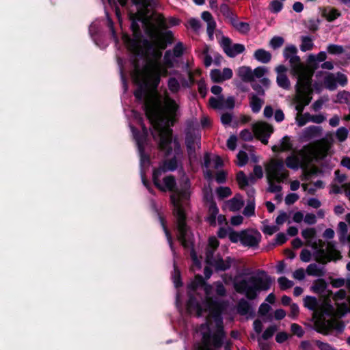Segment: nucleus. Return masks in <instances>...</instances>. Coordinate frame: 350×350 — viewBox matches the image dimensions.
<instances>
[{"mask_svg": "<svg viewBox=\"0 0 350 350\" xmlns=\"http://www.w3.org/2000/svg\"><path fill=\"white\" fill-rule=\"evenodd\" d=\"M336 84H339L342 86L345 85L347 83L348 79L347 77L340 72H338L336 75H335Z\"/></svg>", "mask_w": 350, "mask_h": 350, "instance_id": "obj_53", "label": "nucleus"}, {"mask_svg": "<svg viewBox=\"0 0 350 350\" xmlns=\"http://www.w3.org/2000/svg\"><path fill=\"white\" fill-rule=\"evenodd\" d=\"M260 233L254 229L242 230L241 244L249 247H256L261 241Z\"/></svg>", "mask_w": 350, "mask_h": 350, "instance_id": "obj_13", "label": "nucleus"}, {"mask_svg": "<svg viewBox=\"0 0 350 350\" xmlns=\"http://www.w3.org/2000/svg\"><path fill=\"white\" fill-rule=\"evenodd\" d=\"M237 75L243 81L250 82L254 80V73L250 67H240L237 70Z\"/></svg>", "mask_w": 350, "mask_h": 350, "instance_id": "obj_24", "label": "nucleus"}, {"mask_svg": "<svg viewBox=\"0 0 350 350\" xmlns=\"http://www.w3.org/2000/svg\"><path fill=\"white\" fill-rule=\"evenodd\" d=\"M284 42V40L283 39V38L280 36H274L271 39L269 42V45L272 49H276L282 46Z\"/></svg>", "mask_w": 350, "mask_h": 350, "instance_id": "obj_42", "label": "nucleus"}, {"mask_svg": "<svg viewBox=\"0 0 350 350\" xmlns=\"http://www.w3.org/2000/svg\"><path fill=\"white\" fill-rule=\"evenodd\" d=\"M297 52V48L294 45H288L284 50V57L289 61L292 75L296 77L297 81L312 78L314 69L301 63Z\"/></svg>", "mask_w": 350, "mask_h": 350, "instance_id": "obj_9", "label": "nucleus"}, {"mask_svg": "<svg viewBox=\"0 0 350 350\" xmlns=\"http://www.w3.org/2000/svg\"><path fill=\"white\" fill-rule=\"evenodd\" d=\"M293 144L288 136H284L278 144L273 146L272 150L274 152H287L292 150Z\"/></svg>", "mask_w": 350, "mask_h": 350, "instance_id": "obj_22", "label": "nucleus"}, {"mask_svg": "<svg viewBox=\"0 0 350 350\" xmlns=\"http://www.w3.org/2000/svg\"><path fill=\"white\" fill-rule=\"evenodd\" d=\"M228 237L232 242L237 243L238 241H240L241 243L242 231H241L240 232H237L231 230V231L229 232Z\"/></svg>", "mask_w": 350, "mask_h": 350, "instance_id": "obj_51", "label": "nucleus"}, {"mask_svg": "<svg viewBox=\"0 0 350 350\" xmlns=\"http://www.w3.org/2000/svg\"><path fill=\"white\" fill-rule=\"evenodd\" d=\"M186 144L189 151V154H191L192 150L199 148L200 138L196 136H187L186 139Z\"/></svg>", "mask_w": 350, "mask_h": 350, "instance_id": "obj_31", "label": "nucleus"}, {"mask_svg": "<svg viewBox=\"0 0 350 350\" xmlns=\"http://www.w3.org/2000/svg\"><path fill=\"white\" fill-rule=\"evenodd\" d=\"M263 103V100L258 97L256 95L251 94L250 96V104L253 112L258 113L260 111Z\"/></svg>", "mask_w": 350, "mask_h": 350, "instance_id": "obj_29", "label": "nucleus"}, {"mask_svg": "<svg viewBox=\"0 0 350 350\" xmlns=\"http://www.w3.org/2000/svg\"><path fill=\"white\" fill-rule=\"evenodd\" d=\"M133 38L122 36V40L132 53L143 57L144 65H135L133 79L139 85L135 92V97L144 101L146 114L153 130V137L159 141V148L167 153L172 149V130L170 129L178 116L179 106L167 94L162 98L156 92L161 76H166L167 68L173 66L174 57L172 52L166 51L163 64L160 62L162 50L166 42L172 39L171 31L160 34L165 28L164 18L161 14H149V10L130 13Z\"/></svg>", "mask_w": 350, "mask_h": 350, "instance_id": "obj_1", "label": "nucleus"}, {"mask_svg": "<svg viewBox=\"0 0 350 350\" xmlns=\"http://www.w3.org/2000/svg\"><path fill=\"white\" fill-rule=\"evenodd\" d=\"M267 71L268 70L265 67H258L252 70V72L254 73V78H261L267 72Z\"/></svg>", "mask_w": 350, "mask_h": 350, "instance_id": "obj_54", "label": "nucleus"}, {"mask_svg": "<svg viewBox=\"0 0 350 350\" xmlns=\"http://www.w3.org/2000/svg\"><path fill=\"white\" fill-rule=\"evenodd\" d=\"M177 167V160L173 158L165 160L158 169L153 172V181L154 185L161 191H172L175 186V180L171 176L160 178L161 174L167 171L174 170Z\"/></svg>", "mask_w": 350, "mask_h": 350, "instance_id": "obj_10", "label": "nucleus"}, {"mask_svg": "<svg viewBox=\"0 0 350 350\" xmlns=\"http://www.w3.org/2000/svg\"><path fill=\"white\" fill-rule=\"evenodd\" d=\"M254 211H255V204H254V199H250L247 203L246 206L245 207L243 210V214L244 215L247 217H250L253 215H254Z\"/></svg>", "mask_w": 350, "mask_h": 350, "instance_id": "obj_37", "label": "nucleus"}, {"mask_svg": "<svg viewBox=\"0 0 350 350\" xmlns=\"http://www.w3.org/2000/svg\"><path fill=\"white\" fill-rule=\"evenodd\" d=\"M299 199V196L297 193H288L285 198V202L286 204H292Z\"/></svg>", "mask_w": 350, "mask_h": 350, "instance_id": "obj_59", "label": "nucleus"}, {"mask_svg": "<svg viewBox=\"0 0 350 350\" xmlns=\"http://www.w3.org/2000/svg\"><path fill=\"white\" fill-rule=\"evenodd\" d=\"M272 281L267 275L252 276L234 283L235 290L244 294L250 299H255L258 293L262 291H267L270 288Z\"/></svg>", "mask_w": 350, "mask_h": 350, "instance_id": "obj_7", "label": "nucleus"}, {"mask_svg": "<svg viewBox=\"0 0 350 350\" xmlns=\"http://www.w3.org/2000/svg\"><path fill=\"white\" fill-rule=\"evenodd\" d=\"M204 165L205 170L204 171L206 178L211 180L213 178L212 168L217 169L222 165L221 158L217 155H210L206 154L204 157Z\"/></svg>", "mask_w": 350, "mask_h": 350, "instance_id": "obj_14", "label": "nucleus"}, {"mask_svg": "<svg viewBox=\"0 0 350 350\" xmlns=\"http://www.w3.org/2000/svg\"><path fill=\"white\" fill-rule=\"evenodd\" d=\"M220 12L226 18H228L230 19L232 18V13L230 10V8L227 5H226V4L221 5L220 7Z\"/></svg>", "mask_w": 350, "mask_h": 350, "instance_id": "obj_58", "label": "nucleus"}, {"mask_svg": "<svg viewBox=\"0 0 350 350\" xmlns=\"http://www.w3.org/2000/svg\"><path fill=\"white\" fill-rule=\"evenodd\" d=\"M312 256L314 257L313 253L312 254L308 249H304L300 253V259L301 261L308 262L312 259Z\"/></svg>", "mask_w": 350, "mask_h": 350, "instance_id": "obj_48", "label": "nucleus"}, {"mask_svg": "<svg viewBox=\"0 0 350 350\" xmlns=\"http://www.w3.org/2000/svg\"><path fill=\"white\" fill-rule=\"evenodd\" d=\"M254 57L257 61L267 64L271 61V54L263 49H259L254 52Z\"/></svg>", "mask_w": 350, "mask_h": 350, "instance_id": "obj_25", "label": "nucleus"}, {"mask_svg": "<svg viewBox=\"0 0 350 350\" xmlns=\"http://www.w3.org/2000/svg\"><path fill=\"white\" fill-rule=\"evenodd\" d=\"M327 284L323 279H318L315 280L311 286V290L315 293L321 294L325 299H328L332 294L331 291L326 290Z\"/></svg>", "mask_w": 350, "mask_h": 350, "instance_id": "obj_21", "label": "nucleus"}, {"mask_svg": "<svg viewBox=\"0 0 350 350\" xmlns=\"http://www.w3.org/2000/svg\"><path fill=\"white\" fill-rule=\"evenodd\" d=\"M220 44L226 54L230 57H234L245 51L244 45L241 44H232L231 40L227 37L221 38Z\"/></svg>", "mask_w": 350, "mask_h": 350, "instance_id": "obj_15", "label": "nucleus"}, {"mask_svg": "<svg viewBox=\"0 0 350 350\" xmlns=\"http://www.w3.org/2000/svg\"><path fill=\"white\" fill-rule=\"evenodd\" d=\"M279 286L282 290H286L293 286V282L286 277H281L278 280Z\"/></svg>", "mask_w": 350, "mask_h": 350, "instance_id": "obj_41", "label": "nucleus"}, {"mask_svg": "<svg viewBox=\"0 0 350 350\" xmlns=\"http://www.w3.org/2000/svg\"><path fill=\"white\" fill-rule=\"evenodd\" d=\"M237 137L234 135H232L229 137L227 141V146L229 149L234 150L236 148L237 146Z\"/></svg>", "mask_w": 350, "mask_h": 350, "instance_id": "obj_64", "label": "nucleus"}, {"mask_svg": "<svg viewBox=\"0 0 350 350\" xmlns=\"http://www.w3.org/2000/svg\"><path fill=\"white\" fill-rule=\"evenodd\" d=\"M311 80L312 78L297 81L295 98L297 114L302 113L304 107L308 105L312 99V88L311 87Z\"/></svg>", "mask_w": 350, "mask_h": 350, "instance_id": "obj_11", "label": "nucleus"}, {"mask_svg": "<svg viewBox=\"0 0 350 350\" xmlns=\"http://www.w3.org/2000/svg\"><path fill=\"white\" fill-rule=\"evenodd\" d=\"M219 245L217 239L213 237L208 239V245L206 252V262L207 264L214 267L217 271H224L230 268L231 265L230 259L224 260L220 258H213V254Z\"/></svg>", "mask_w": 350, "mask_h": 350, "instance_id": "obj_12", "label": "nucleus"}, {"mask_svg": "<svg viewBox=\"0 0 350 350\" xmlns=\"http://www.w3.org/2000/svg\"><path fill=\"white\" fill-rule=\"evenodd\" d=\"M203 286L206 294L205 301L202 304L196 303L191 297L188 302V310L191 313H195L198 317L202 316L204 312H208L207 323L202 325L198 333L202 336L204 343L213 342L215 346H219L221 343L224 336L222 319L221 313L225 308V303L214 298L212 291L213 286L205 285L202 277L197 275L195 279L189 284V293Z\"/></svg>", "mask_w": 350, "mask_h": 350, "instance_id": "obj_2", "label": "nucleus"}, {"mask_svg": "<svg viewBox=\"0 0 350 350\" xmlns=\"http://www.w3.org/2000/svg\"><path fill=\"white\" fill-rule=\"evenodd\" d=\"M346 291L343 289H340L339 290L337 293H336L334 295V299L336 302H338V301H340V300H343L345 299V298L346 297ZM337 304V308H338L339 306H346V311L345 312V314L349 310L350 311V301H349V307H348L346 304H339L338 303H336ZM338 309L335 310L336 311Z\"/></svg>", "mask_w": 350, "mask_h": 350, "instance_id": "obj_32", "label": "nucleus"}, {"mask_svg": "<svg viewBox=\"0 0 350 350\" xmlns=\"http://www.w3.org/2000/svg\"><path fill=\"white\" fill-rule=\"evenodd\" d=\"M253 131L256 137L266 144L268 142V138L273 133V128L266 122H260L253 126Z\"/></svg>", "mask_w": 350, "mask_h": 350, "instance_id": "obj_16", "label": "nucleus"}, {"mask_svg": "<svg viewBox=\"0 0 350 350\" xmlns=\"http://www.w3.org/2000/svg\"><path fill=\"white\" fill-rule=\"evenodd\" d=\"M244 202L241 195L236 194L232 199L224 202V208L236 212L242 208Z\"/></svg>", "mask_w": 350, "mask_h": 350, "instance_id": "obj_20", "label": "nucleus"}, {"mask_svg": "<svg viewBox=\"0 0 350 350\" xmlns=\"http://www.w3.org/2000/svg\"><path fill=\"white\" fill-rule=\"evenodd\" d=\"M216 23L214 20L207 22V33L211 39H213Z\"/></svg>", "mask_w": 350, "mask_h": 350, "instance_id": "obj_56", "label": "nucleus"}, {"mask_svg": "<svg viewBox=\"0 0 350 350\" xmlns=\"http://www.w3.org/2000/svg\"><path fill=\"white\" fill-rule=\"evenodd\" d=\"M349 131L345 127H340L336 131V137L340 142L345 141L348 137Z\"/></svg>", "mask_w": 350, "mask_h": 350, "instance_id": "obj_38", "label": "nucleus"}, {"mask_svg": "<svg viewBox=\"0 0 350 350\" xmlns=\"http://www.w3.org/2000/svg\"><path fill=\"white\" fill-rule=\"evenodd\" d=\"M215 292L218 296L223 297L226 295V289L221 282L215 283Z\"/></svg>", "mask_w": 350, "mask_h": 350, "instance_id": "obj_60", "label": "nucleus"}, {"mask_svg": "<svg viewBox=\"0 0 350 350\" xmlns=\"http://www.w3.org/2000/svg\"><path fill=\"white\" fill-rule=\"evenodd\" d=\"M322 133V128L319 126H310L307 127L304 131V136L307 139L319 137Z\"/></svg>", "mask_w": 350, "mask_h": 350, "instance_id": "obj_27", "label": "nucleus"}, {"mask_svg": "<svg viewBox=\"0 0 350 350\" xmlns=\"http://www.w3.org/2000/svg\"><path fill=\"white\" fill-rule=\"evenodd\" d=\"M275 71L277 72L276 81L278 85L284 89H289L291 83L286 75L287 68L284 65H279L275 68Z\"/></svg>", "mask_w": 350, "mask_h": 350, "instance_id": "obj_19", "label": "nucleus"}, {"mask_svg": "<svg viewBox=\"0 0 350 350\" xmlns=\"http://www.w3.org/2000/svg\"><path fill=\"white\" fill-rule=\"evenodd\" d=\"M327 51L331 55H338L347 51V48L345 49L341 45L331 44L327 46Z\"/></svg>", "mask_w": 350, "mask_h": 350, "instance_id": "obj_34", "label": "nucleus"}, {"mask_svg": "<svg viewBox=\"0 0 350 350\" xmlns=\"http://www.w3.org/2000/svg\"><path fill=\"white\" fill-rule=\"evenodd\" d=\"M191 258H192V260H193V265H192V267H191V269L193 271H195L196 270L200 269V267H201V266H200V261L198 258V257L196 256V254L195 253V252L193 250H192L191 252Z\"/></svg>", "mask_w": 350, "mask_h": 350, "instance_id": "obj_52", "label": "nucleus"}, {"mask_svg": "<svg viewBox=\"0 0 350 350\" xmlns=\"http://www.w3.org/2000/svg\"><path fill=\"white\" fill-rule=\"evenodd\" d=\"M168 88L172 92H177L180 89V83L175 78H170L168 81Z\"/></svg>", "mask_w": 350, "mask_h": 350, "instance_id": "obj_46", "label": "nucleus"}, {"mask_svg": "<svg viewBox=\"0 0 350 350\" xmlns=\"http://www.w3.org/2000/svg\"><path fill=\"white\" fill-rule=\"evenodd\" d=\"M233 26L242 33H246L250 29L249 24L245 22H235Z\"/></svg>", "mask_w": 350, "mask_h": 350, "instance_id": "obj_43", "label": "nucleus"}, {"mask_svg": "<svg viewBox=\"0 0 350 350\" xmlns=\"http://www.w3.org/2000/svg\"><path fill=\"white\" fill-rule=\"evenodd\" d=\"M240 137L245 141H250L252 139L253 134L250 130L245 129L241 132Z\"/></svg>", "mask_w": 350, "mask_h": 350, "instance_id": "obj_62", "label": "nucleus"}, {"mask_svg": "<svg viewBox=\"0 0 350 350\" xmlns=\"http://www.w3.org/2000/svg\"><path fill=\"white\" fill-rule=\"evenodd\" d=\"M211 78L213 82L221 83L232 77V70L229 68H225L222 70L215 69L211 72Z\"/></svg>", "mask_w": 350, "mask_h": 350, "instance_id": "obj_18", "label": "nucleus"}, {"mask_svg": "<svg viewBox=\"0 0 350 350\" xmlns=\"http://www.w3.org/2000/svg\"><path fill=\"white\" fill-rule=\"evenodd\" d=\"M209 104L213 109H232L234 107V99L232 96L226 98L223 96H219L218 98L211 97L209 99Z\"/></svg>", "mask_w": 350, "mask_h": 350, "instance_id": "obj_17", "label": "nucleus"}, {"mask_svg": "<svg viewBox=\"0 0 350 350\" xmlns=\"http://www.w3.org/2000/svg\"><path fill=\"white\" fill-rule=\"evenodd\" d=\"M279 230V228L274 225H266L265 224L263 226V228H262V231L268 235H272L275 232Z\"/></svg>", "mask_w": 350, "mask_h": 350, "instance_id": "obj_50", "label": "nucleus"}, {"mask_svg": "<svg viewBox=\"0 0 350 350\" xmlns=\"http://www.w3.org/2000/svg\"><path fill=\"white\" fill-rule=\"evenodd\" d=\"M237 311L241 315H246L250 312V306L245 300H241L237 306Z\"/></svg>", "mask_w": 350, "mask_h": 350, "instance_id": "obj_36", "label": "nucleus"}, {"mask_svg": "<svg viewBox=\"0 0 350 350\" xmlns=\"http://www.w3.org/2000/svg\"><path fill=\"white\" fill-rule=\"evenodd\" d=\"M296 122L299 126H304L307 122H310L309 113H299L296 116Z\"/></svg>", "mask_w": 350, "mask_h": 350, "instance_id": "obj_40", "label": "nucleus"}, {"mask_svg": "<svg viewBox=\"0 0 350 350\" xmlns=\"http://www.w3.org/2000/svg\"><path fill=\"white\" fill-rule=\"evenodd\" d=\"M189 188V179L184 177L179 187L174 190L171 196V200L174 206V212L177 219L178 238L185 247H189L193 242V235L185 224V208L190 196Z\"/></svg>", "mask_w": 350, "mask_h": 350, "instance_id": "obj_5", "label": "nucleus"}, {"mask_svg": "<svg viewBox=\"0 0 350 350\" xmlns=\"http://www.w3.org/2000/svg\"><path fill=\"white\" fill-rule=\"evenodd\" d=\"M131 129L135 136V140L137 143V145L139 146V148L141 150L144 141L145 140L146 136L147 135V130L144 127H143L144 135L142 137H139L135 133V129L133 127H131Z\"/></svg>", "mask_w": 350, "mask_h": 350, "instance_id": "obj_49", "label": "nucleus"}, {"mask_svg": "<svg viewBox=\"0 0 350 350\" xmlns=\"http://www.w3.org/2000/svg\"><path fill=\"white\" fill-rule=\"evenodd\" d=\"M219 215V209L216 204L210 201L208 202V215L206 217V221L212 226L216 225V218Z\"/></svg>", "mask_w": 350, "mask_h": 350, "instance_id": "obj_23", "label": "nucleus"}, {"mask_svg": "<svg viewBox=\"0 0 350 350\" xmlns=\"http://www.w3.org/2000/svg\"><path fill=\"white\" fill-rule=\"evenodd\" d=\"M237 180L241 189H244L245 187L247 186L249 184L248 179L243 172H239L237 173Z\"/></svg>", "mask_w": 350, "mask_h": 350, "instance_id": "obj_39", "label": "nucleus"}, {"mask_svg": "<svg viewBox=\"0 0 350 350\" xmlns=\"http://www.w3.org/2000/svg\"><path fill=\"white\" fill-rule=\"evenodd\" d=\"M317 232L314 228H309L301 231V236L305 240V245L309 246L313 250L314 259L320 263H325L332 260H337L340 258L339 252L335 249L334 244L325 243L316 238Z\"/></svg>", "mask_w": 350, "mask_h": 350, "instance_id": "obj_6", "label": "nucleus"}, {"mask_svg": "<svg viewBox=\"0 0 350 350\" xmlns=\"http://www.w3.org/2000/svg\"><path fill=\"white\" fill-rule=\"evenodd\" d=\"M188 26L192 29L197 31L199 29L200 25V21L195 18H190L187 22Z\"/></svg>", "mask_w": 350, "mask_h": 350, "instance_id": "obj_63", "label": "nucleus"}, {"mask_svg": "<svg viewBox=\"0 0 350 350\" xmlns=\"http://www.w3.org/2000/svg\"><path fill=\"white\" fill-rule=\"evenodd\" d=\"M340 15V12L332 8L325 9L323 12V16L329 22H332L339 17Z\"/></svg>", "mask_w": 350, "mask_h": 350, "instance_id": "obj_30", "label": "nucleus"}, {"mask_svg": "<svg viewBox=\"0 0 350 350\" xmlns=\"http://www.w3.org/2000/svg\"><path fill=\"white\" fill-rule=\"evenodd\" d=\"M133 3L137 6V11L148 10V7L150 5L151 0H132ZM126 0H119L120 4L124 5Z\"/></svg>", "mask_w": 350, "mask_h": 350, "instance_id": "obj_28", "label": "nucleus"}, {"mask_svg": "<svg viewBox=\"0 0 350 350\" xmlns=\"http://www.w3.org/2000/svg\"><path fill=\"white\" fill-rule=\"evenodd\" d=\"M314 47L312 39L308 36H304L301 38V44L300 49L302 51H307L312 50Z\"/></svg>", "mask_w": 350, "mask_h": 350, "instance_id": "obj_35", "label": "nucleus"}, {"mask_svg": "<svg viewBox=\"0 0 350 350\" xmlns=\"http://www.w3.org/2000/svg\"><path fill=\"white\" fill-rule=\"evenodd\" d=\"M277 327L275 326H270L262 334V338L265 340L271 338L276 332Z\"/></svg>", "mask_w": 350, "mask_h": 350, "instance_id": "obj_57", "label": "nucleus"}, {"mask_svg": "<svg viewBox=\"0 0 350 350\" xmlns=\"http://www.w3.org/2000/svg\"><path fill=\"white\" fill-rule=\"evenodd\" d=\"M267 179L270 192H280L282 187L280 183L286 180L289 176V172L284 166L282 160L272 159L266 166Z\"/></svg>", "mask_w": 350, "mask_h": 350, "instance_id": "obj_8", "label": "nucleus"}, {"mask_svg": "<svg viewBox=\"0 0 350 350\" xmlns=\"http://www.w3.org/2000/svg\"><path fill=\"white\" fill-rule=\"evenodd\" d=\"M304 304L306 308L313 311L314 326L319 332L327 334L330 329H342V325L338 318L345 314L346 306H339L336 311L328 299H324L319 305L317 299L311 296L304 298Z\"/></svg>", "mask_w": 350, "mask_h": 350, "instance_id": "obj_3", "label": "nucleus"}, {"mask_svg": "<svg viewBox=\"0 0 350 350\" xmlns=\"http://www.w3.org/2000/svg\"><path fill=\"white\" fill-rule=\"evenodd\" d=\"M324 83L327 89L330 90H335L336 88L335 75L331 73L326 75L324 78Z\"/></svg>", "mask_w": 350, "mask_h": 350, "instance_id": "obj_33", "label": "nucleus"}, {"mask_svg": "<svg viewBox=\"0 0 350 350\" xmlns=\"http://www.w3.org/2000/svg\"><path fill=\"white\" fill-rule=\"evenodd\" d=\"M299 312V307L296 304H290V313L288 316L292 319H296Z\"/></svg>", "mask_w": 350, "mask_h": 350, "instance_id": "obj_55", "label": "nucleus"}, {"mask_svg": "<svg viewBox=\"0 0 350 350\" xmlns=\"http://www.w3.org/2000/svg\"><path fill=\"white\" fill-rule=\"evenodd\" d=\"M237 157V164L239 166H243L247 163L248 158L247 154L244 151H239Z\"/></svg>", "mask_w": 350, "mask_h": 350, "instance_id": "obj_45", "label": "nucleus"}, {"mask_svg": "<svg viewBox=\"0 0 350 350\" xmlns=\"http://www.w3.org/2000/svg\"><path fill=\"white\" fill-rule=\"evenodd\" d=\"M216 193L221 198L228 197L232 194L230 189L228 187H220L217 188Z\"/></svg>", "mask_w": 350, "mask_h": 350, "instance_id": "obj_44", "label": "nucleus"}, {"mask_svg": "<svg viewBox=\"0 0 350 350\" xmlns=\"http://www.w3.org/2000/svg\"><path fill=\"white\" fill-rule=\"evenodd\" d=\"M283 3L281 1L273 0L270 3V10L273 13H278L282 10Z\"/></svg>", "mask_w": 350, "mask_h": 350, "instance_id": "obj_47", "label": "nucleus"}, {"mask_svg": "<svg viewBox=\"0 0 350 350\" xmlns=\"http://www.w3.org/2000/svg\"><path fill=\"white\" fill-rule=\"evenodd\" d=\"M334 143L333 135L327 133L322 139L304 146L297 151H293L285 159L287 167L297 170H306L314 160L324 158Z\"/></svg>", "mask_w": 350, "mask_h": 350, "instance_id": "obj_4", "label": "nucleus"}, {"mask_svg": "<svg viewBox=\"0 0 350 350\" xmlns=\"http://www.w3.org/2000/svg\"><path fill=\"white\" fill-rule=\"evenodd\" d=\"M306 272L308 275L315 277H321L325 275L323 267L316 263L310 264L307 267Z\"/></svg>", "mask_w": 350, "mask_h": 350, "instance_id": "obj_26", "label": "nucleus"}, {"mask_svg": "<svg viewBox=\"0 0 350 350\" xmlns=\"http://www.w3.org/2000/svg\"><path fill=\"white\" fill-rule=\"evenodd\" d=\"M306 272L304 269L300 268L295 270L293 273V277L298 280H302L305 278Z\"/></svg>", "mask_w": 350, "mask_h": 350, "instance_id": "obj_61", "label": "nucleus"}]
</instances>
